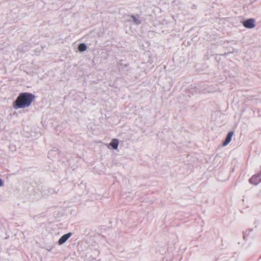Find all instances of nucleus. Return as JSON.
I'll list each match as a JSON object with an SVG mask.
<instances>
[{
	"label": "nucleus",
	"instance_id": "obj_1",
	"mask_svg": "<svg viewBox=\"0 0 261 261\" xmlns=\"http://www.w3.org/2000/svg\"><path fill=\"white\" fill-rule=\"evenodd\" d=\"M35 98V95L31 93H21L14 101L13 108L15 109H17L29 107Z\"/></svg>",
	"mask_w": 261,
	"mask_h": 261
},
{
	"label": "nucleus",
	"instance_id": "obj_2",
	"mask_svg": "<svg viewBox=\"0 0 261 261\" xmlns=\"http://www.w3.org/2000/svg\"><path fill=\"white\" fill-rule=\"evenodd\" d=\"M255 20L254 19L250 18L243 22V25L246 28L252 29L255 27Z\"/></svg>",
	"mask_w": 261,
	"mask_h": 261
},
{
	"label": "nucleus",
	"instance_id": "obj_3",
	"mask_svg": "<svg viewBox=\"0 0 261 261\" xmlns=\"http://www.w3.org/2000/svg\"><path fill=\"white\" fill-rule=\"evenodd\" d=\"M71 232H69L62 236L58 241V244L62 245L71 236Z\"/></svg>",
	"mask_w": 261,
	"mask_h": 261
},
{
	"label": "nucleus",
	"instance_id": "obj_4",
	"mask_svg": "<svg viewBox=\"0 0 261 261\" xmlns=\"http://www.w3.org/2000/svg\"><path fill=\"white\" fill-rule=\"evenodd\" d=\"M233 135V132L232 131L229 132L228 133L227 137H226L224 142L223 143V146H226L230 143V142L231 140L232 137Z\"/></svg>",
	"mask_w": 261,
	"mask_h": 261
},
{
	"label": "nucleus",
	"instance_id": "obj_5",
	"mask_svg": "<svg viewBox=\"0 0 261 261\" xmlns=\"http://www.w3.org/2000/svg\"><path fill=\"white\" fill-rule=\"evenodd\" d=\"M249 182L251 184L256 185L260 182V178L258 175H253L249 179Z\"/></svg>",
	"mask_w": 261,
	"mask_h": 261
},
{
	"label": "nucleus",
	"instance_id": "obj_6",
	"mask_svg": "<svg viewBox=\"0 0 261 261\" xmlns=\"http://www.w3.org/2000/svg\"><path fill=\"white\" fill-rule=\"evenodd\" d=\"M118 144L119 142L117 139H113L111 142L110 143V145L115 149L117 148Z\"/></svg>",
	"mask_w": 261,
	"mask_h": 261
},
{
	"label": "nucleus",
	"instance_id": "obj_7",
	"mask_svg": "<svg viewBox=\"0 0 261 261\" xmlns=\"http://www.w3.org/2000/svg\"><path fill=\"white\" fill-rule=\"evenodd\" d=\"M78 49L80 51H84L86 50L87 46L85 44L81 43L79 44L78 46Z\"/></svg>",
	"mask_w": 261,
	"mask_h": 261
},
{
	"label": "nucleus",
	"instance_id": "obj_8",
	"mask_svg": "<svg viewBox=\"0 0 261 261\" xmlns=\"http://www.w3.org/2000/svg\"><path fill=\"white\" fill-rule=\"evenodd\" d=\"M3 185V181H2V180L0 178V186H2Z\"/></svg>",
	"mask_w": 261,
	"mask_h": 261
},
{
	"label": "nucleus",
	"instance_id": "obj_9",
	"mask_svg": "<svg viewBox=\"0 0 261 261\" xmlns=\"http://www.w3.org/2000/svg\"><path fill=\"white\" fill-rule=\"evenodd\" d=\"M132 17L133 18L134 20L136 22H137V20L136 18L135 17H134V16H132Z\"/></svg>",
	"mask_w": 261,
	"mask_h": 261
}]
</instances>
